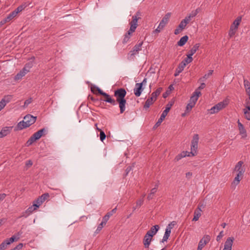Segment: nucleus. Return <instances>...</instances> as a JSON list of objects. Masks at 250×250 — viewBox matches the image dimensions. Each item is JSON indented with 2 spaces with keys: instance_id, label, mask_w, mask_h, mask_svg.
I'll return each instance as SVG.
<instances>
[{
  "instance_id": "f257e3e1",
  "label": "nucleus",
  "mask_w": 250,
  "mask_h": 250,
  "mask_svg": "<svg viewBox=\"0 0 250 250\" xmlns=\"http://www.w3.org/2000/svg\"><path fill=\"white\" fill-rule=\"evenodd\" d=\"M126 94V90L123 88L117 89L114 91V96L116 99V102L119 104L121 113H123L125 110L126 101L125 97Z\"/></svg>"
},
{
  "instance_id": "f03ea898",
  "label": "nucleus",
  "mask_w": 250,
  "mask_h": 250,
  "mask_svg": "<svg viewBox=\"0 0 250 250\" xmlns=\"http://www.w3.org/2000/svg\"><path fill=\"white\" fill-rule=\"evenodd\" d=\"M36 118V117H34L30 114L26 115L24 117L23 120L18 123L17 125L18 128L20 130H21L24 128L29 127L35 122Z\"/></svg>"
},
{
  "instance_id": "7ed1b4c3",
  "label": "nucleus",
  "mask_w": 250,
  "mask_h": 250,
  "mask_svg": "<svg viewBox=\"0 0 250 250\" xmlns=\"http://www.w3.org/2000/svg\"><path fill=\"white\" fill-rule=\"evenodd\" d=\"M142 16V13L139 11H137L132 16V21L129 22L130 28L129 30H130V31L135 32L138 26L137 21L139 19H141Z\"/></svg>"
},
{
  "instance_id": "20e7f679",
  "label": "nucleus",
  "mask_w": 250,
  "mask_h": 250,
  "mask_svg": "<svg viewBox=\"0 0 250 250\" xmlns=\"http://www.w3.org/2000/svg\"><path fill=\"white\" fill-rule=\"evenodd\" d=\"M199 139L198 134H195L193 135L190 145V153H191L192 156H195L197 155Z\"/></svg>"
},
{
  "instance_id": "39448f33",
  "label": "nucleus",
  "mask_w": 250,
  "mask_h": 250,
  "mask_svg": "<svg viewBox=\"0 0 250 250\" xmlns=\"http://www.w3.org/2000/svg\"><path fill=\"white\" fill-rule=\"evenodd\" d=\"M174 104V102L171 101L169 102L166 105L165 109L163 111V113H162L160 118L158 119V121L156 123V124L154 125V127H158L159 126L162 122L163 121V120L165 119V117L167 115L168 112L170 110L171 106L173 105Z\"/></svg>"
},
{
  "instance_id": "423d86ee",
  "label": "nucleus",
  "mask_w": 250,
  "mask_h": 250,
  "mask_svg": "<svg viewBox=\"0 0 250 250\" xmlns=\"http://www.w3.org/2000/svg\"><path fill=\"white\" fill-rule=\"evenodd\" d=\"M228 104V101L226 100L218 103L209 109L210 113L212 114L218 112L219 111L224 108Z\"/></svg>"
},
{
  "instance_id": "0eeeda50",
  "label": "nucleus",
  "mask_w": 250,
  "mask_h": 250,
  "mask_svg": "<svg viewBox=\"0 0 250 250\" xmlns=\"http://www.w3.org/2000/svg\"><path fill=\"white\" fill-rule=\"evenodd\" d=\"M243 162L242 161H240L238 162L235 167L234 171L237 172V174H239V175L243 177L245 169L244 166H243Z\"/></svg>"
},
{
  "instance_id": "6e6552de",
  "label": "nucleus",
  "mask_w": 250,
  "mask_h": 250,
  "mask_svg": "<svg viewBox=\"0 0 250 250\" xmlns=\"http://www.w3.org/2000/svg\"><path fill=\"white\" fill-rule=\"evenodd\" d=\"M143 43V42H141L139 43L136 44L133 47L132 50H131L128 54V58H131L132 56H134L136 54H137L139 51L141 50V47Z\"/></svg>"
},
{
  "instance_id": "1a4fd4ad",
  "label": "nucleus",
  "mask_w": 250,
  "mask_h": 250,
  "mask_svg": "<svg viewBox=\"0 0 250 250\" xmlns=\"http://www.w3.org/2000/svg\"><path fill=\"white\" fill-rule=\"evenodd\" d=\"M188 22H189L185 18L183 20L180 22L178 27L174 30V34L175 35L179 34L186 27Z\"/></svg>"
},
{
  "instance_id": "9d476101",
  "label": "nucleus",
  "mask_w": 250,
  "mask_h": 250,
  "mask_svg": "<svg viewBox=\"0 0 250 250\" xmlns=\"http://www.w3.org/2000/svg\"><path fill=\"white\" fill-rule=\"evenodd\" d=\"M16 237L13 236L9 239L5 240L0 245V250H4L7 248L8 245L11 244L16 240Z\"/></svg>"
},
{
  "instance_id": "9b49d317",
  "label": "nucleus",
  "mask_w": 250,
  "mask_h": 250,
  "mask_svg": "<svg viewBox=\"0 0 250 250\" xmlns=\"http://www.w3.org/2000/svg\"><path fill=\"white\" fill-rule=\"evenodd\" d=\"M153 237L148 233H146L143 239V244L145 248L148 249Z\"/></svg>"
},
{
  "instance_id": "f8f14e48",
  "label": "nucleus",
  "mask_w": 250,
  "mask_h": 250,
  "mask_svg": "<svg viewBox=\"0 0 250 250\" xmlns=\"http://www.w3.org/2000/svg\"><path fill=\"white\" fill-rule=\"evenodd\" d=\"M237 124L239 134L241 135V138H246L247 137V134L243 125L240 122L239 120L237 121Z\"/></svg>"
},
{
  "instance_id": "ddd939ff",
  "label": "nucleus",
  "mask_w": 250,
  "mask_h": 250,
  "mask_svg": "<svg viewBox=\"0 0 250 250\" xmlns=\"http://www.w3.org/2000/svg\"><path fill=\"white\" fill-rule=\"evenodd\" d=\"M234 240L232 237L228 238L225 242L224 248L223 250H231Z\"/></svg>"
},
{
  "instance_id": "4468645a",
  "label": "nucleus",
  "mask_w": 250,
  "mask_h": 250,
  "mask_svg": "<svg viewBox=\"0 0 250 250\" xmlns=\"http://www.w3.org/2000/svg\"><path fill=\"white\" fill-rule=\"evenodd\" d=\"M170 16V13H167L165 15L159 24L160 27L164 28L166 25L169 21Z\"/></svg>"
},
{
  "instance_id": "2eb2a0df",
  "label": "nucleus",
  "mask_w": 250,
  "mask_h": 250,
  "mask_svg": "<svg viewBox=\"0 0 250 250\" xmlns=\"http://www.w3.org/2000/svg\"><path fill=\"white\" fill-rule=\"evenodd\" d=\"M144 88L142 86V84L136 83L135 84V88H134V93L136 97H139L142 91L144 90Z\"/></svg>"
},
{
  "instance_id": "dca6fc26",
  "label": "nucleus",
  "mask_w": 250,
  "mask_h": 250,
  "mask_svg": "<svg viewBox=\"0 0 250 250\" xmlns=\"http://www.w3.org/2000/svg\"><path fill=\"white\" fill-rule=\"evenodd\" d=\"M201 95V93L200 91H198V90H195V91L193 92L192 96L190 97L189 102L195 104L198 99V97Z\"/></svg>"
},
{
  "instance_id": "f3484780",
  "label": "nucleus",
  "mask_w": 250,
  "mask_h": 250,
  "mask_svg": "<svg viewBox=\"0 0 250 250\" xmlns=\"http://www.w3.org/2000/svg\"><path fill=\"white\" fill-rule=\"evenodd\" d=\"M210 240V237L208 235L205 236L199 241L198 247L203 249Z\"/></svg>"
},
{
  "instance_id": "a211bd4d",
  "label": "nucleus",
  "mask_w": 250,
  "mask_h": 250,
  "mask_svg": "<svg viewBox=\"0 0 250 250\" xmlns=\"http://www.w3.org/2000/svg\"><path fill=\"white\" fill-rule=\"evenodd\" d=\"M37 208L34 206L33 204L32 206L29 207L25 212L22 213L21 216L27 217L28 215H29L31 213H32L34 210L37 209Z\"/></svg>"
},
{
  "instance_id": "6ab92c4d",
  "label": "nucleus",
  "mask_w": 250,
  "mask_h": 250,
  "mask_svg": "<svg viewBox=\"0 0 250 250\" xmlns=\"http://www.w3.org/2000/svg\"><path fill=\"white\" fill-rule=\"evenodd\" d=\"M16 12L13 11L12 13L9 14L6 18L0 21V23L1 24H4L7 22L10 21L12 19H13L16 16L17 14H16Z\"/></svg>"
},
{
  "instance_id": "aec40b11",
  "label": "nucleus",
  "mask_w": 250,
  "mask_h": 250,
  "mask_svg": "<svg viewBox=\"0 0 250 250\" xmlns=\"http://www.w3.org/2000/svg\"><path fill=\"white\" fill-rule=\"evenodd\" d=\"M155 98L154 97L153 98L151 96L150 97L148 98L146 101L145 104L144 106V108L146 109L148 108L149 106L153 104L154 102H155L156 100Z\"/></svg>"
},
{
  "instance_id": "412c9836",
  "label": "nucleus",
  "mask_w": 250,
  "mask_h": 250,
  "mask_svg": "<svg viewBox=\"0 0 250 250\" xmlns=\"http://www.w3.org/2000/svg\"><path fill=\"white\" fill-rule=\"evenodd\" d=\"M44 128H42L37 132H35L32 136L36 140L39 139L43 135L44 133L45 132Z\"/></svg>"
},
{
  "instance_id": "4be33fe9",
  "label": "nucleus",
  "mask_w": 250,
  "mask_h": 250,
  "mask_svg": "<svg viewBox=\"0 0 250 250\" xmlns=\"http://www.w3.org/2000/svg\"><path fill=\"white\" fill-rule=\"evenodd\" d=\"M27 73V71L25 69H22L15 76L14 80L15 81H19L22 78L24 77Z\"/></svg>"
},
{
  "instance_id": "5701e85b",
  "label": "nucleus",
  "mask_w": 250,
  "mask_h": 250,
  "mask_svg": "<svg viewBox=\"0 0 250 250\" xmlns=\"http://www.w3.org/2000/svg\"><path fill=\"white\" fill-rule=\"evenodd\" d=\"M202 212V209L196 208L194 212V217L192 219V221H197L199 220V218L201 216V213Z\"/></svg>"
},
{
  "instance_id": "b1692460",
  "label": "nucleus",
  "mask_w": 250,
  "mask_h": 250,
  "mask_svg": "<svg viewBox=\"0 0 250 250\" xmlns=\"http://www.w3.org/2000/svg\"><path fill=\"white\" fill-rule=\"evenodd\" d=\"M159 226L157 225H154L151 228V229L147 231L146 233H148L152 235V237H153L155 235L159 229Z\"/></svg>"
},
{
  "instance_id": "393cba45",
  "label": "nucleus",
  "mask_w": 250,
  "mask_h": 250,
  "mask_svg": "<svg viewBox=\"0 0 250 250\" xmlns=\"http://www.w3.org/2000/svg\"><path fill=\"white\" fill-rule=\"evenodd\" d=\"M158 186H159V182H158L157 184H156V185H155V187L154 188L151 189V190H150V193L148 194L147 197V198L148 200H150L153 198L154 195L157 192V188H158Z\"/></svg>"
},
{
  "instance_id": "a878e982",
  "label": "nucleus",
  "mask_w": 250,
  "mask_h": 250,
  "mask_svg": "<svg viewBox=\"0 0 250 250\" xmlns=\"http://www.w3.org/2000/svg\"><path fill=\"white\" fill-rule=\"evenodd\" d=\"M199 12V9L197 8L194 11H192L188 16H187L185 19L189 22L191 19L195 17Z\"/></svg>"
},
{
  "instance_id": "bb28decb",
  "label": "nucleus",
  "mask_w": 250,
  "mask_h": 250,
  "mask_svg": "<svg viewBox=\"0 0 250 250\" xmlns=\"http://www.w3.org/2000/svg\"><path fill=\"white\" fill-rule=\"evenodd\" d=\"M104 96L105 98V99L104 100L105 102L109 103L113 105L116 104V101L114 99L111 98L110 96L108 94L105 93Z\"/></svg>"
},
{
  "instance_id": "cd10ccee",
  "label": "nucleus",
  "mask_w": 250,
  "mask_h": 250,
  "mask_svg": "<svg viewBox=\"0 0 250 250\" xmlns=\"http://www.w3.org/2000/svg\"><path fill=\"white\" fill-rule=\"evenodd\" d=\"M133 32H131L130 31V30H128L124 36V38L123 40V43H126L128 42Z\"/></svg>"
},
{
  "instance_id": "c85d7f7f",
  "label": "nucleus",
  "mask_w": 250,
  "mask_h": 250,
  "mask_svg": "<svg viewBox=\"0 0 250 250\" xmlns=\"http://www.w3.org/2000/svg\"><path fill=\"white\" fill-rule=\"evenodd\" d=\"M188 37L186 35L182 37L180 40L178 42L177 44L180 46H183L188 41Z\"/></svg>"
},
{
  "instance_id": "c756f323",
  "label": "nucleus",
  "mask_w": 250,
  "mask_h": 250,
  "mask_svg": "<svg viewBox=\"0 0 250 250\" xmlns=\"http://www.w3.org/2000/svg\"><path fill=\"white\" fill-rule=\"evenodd\" d=\"M12 128V126H5L2 128L1 131L5 137L10 133Z\"/></svg>"
},
{
  "instance_id": "7c9ffc66",
  "label": "nucleus",
  "mask_w": 250,
  "mask_h": 250,
  "mask_svg": "<svg viewBox=\"0 0 250 250\" xmlns=\"http://www.w3.org/2000/svg\"><path fill=\"white\" fill-rule=\"evenodd\" d=\"M241 20V17H238L234 21L233 23L231 25L230 27H233V28H235L237 30L238 27L240 24Z\"/></svg>"
},
{
  "instance_id": "2f4dec72",
  "label": "nucleus",
  "mask_w": 250,
  "mask_h": 250,
  "mask_svg": "<svg viewBox=\"0 0 250 250\" xmlns=\"http://www.w3.org/2000/svg\"><path fill=\"white\" fill-rule=\"evenodd\" d=\"M199 46H200V45L199 43L195 44L193 46V47L189 50V53L188 54H189V56H191L192 55H193L196 53L197 50H198Z\"/></svg>"
},
{
  "instance_id": "473e14b6",
  "label": "nucleus",
  "mask_w": 250,
  "mask_h": 250,
  "mask_svg": "<svg viewBox=\"0 0 250 250\" xmlns=\"http://www.w3.org/2000/svg\"><path fill=\"white\" fill-rule=\"evenodd\" d=\"M168 229H166L165 232L162 239V242L167 241V239H168L171 233V231Z\"/></svg>"
},
{
  "instance_id": "72a5a7b5",
  "label": "nucleus",
  "mask_w": 250,
  "mask_h": 250,
  "mask_svg": "<svg viewBox=\"0 0 250 250\" xmlns=\"http://www.w3.org/2000/svg\"><path fill=\"white\" fill-rule=\"evenodd\" d=\"M163 90V88L162 87H159L154 92H153L151 96L154 98V97L155 98V99L156 100L157 97L160 94L161 92H162Z\"/></svg>"
},
{
  "instance_id": "f704fd0d",
  "label": "nucleus",
  "mask_w": 250,
  "mask_h": 250,
  "mask_svg": "<svg viewBox=\"0 0 250 250\" xmlns=\"http://www.w3.org/2000/svg\"><path fill=\"white\" fill-rule=\"evenodd\" d=\"M243 176L239 175V174H236V177H235L233 182L232 183V185H237L240 183V181L243 179Z\"/></svg>"
},
{
  "instance_id": "c9c22d12",
  "label": "nucleus",
  "mask_w": 250,
  "mask_h": 250,
  "mask_svg": "<svg viewBox=\"0 0 250 250\" xmlns=\"http://www.w3.org/2000/svg\"><path fill=\"white\" fill-rule=\"evenodd\" d=\"M193 61V59L191 56H189V54L187 55V57L185 58L183 61H182V62H184L185 65L188 63H190Z\"/></svg>"
},
{
  "instance_id": "e433bc0d",
  "label": "nucleus",
  "mask_w": 250,
  "mask_h": 250,
  "mask_svg": "<svg viewBox=\"0 0 250 250\" xmlns=\"http://www.w3.org/2000/svg\"><path fill=\"white\" fill-rule=\"evenodd\" d=\"M27 6V4H26V3L23 4L19 6L14 11L15 12H16V14L17 15L18 13L22 11Z\"/></svg>"
},
{
  "instance_id": "4c0bfd02",
  "label": "nucleus",
  "mask_w": 250,
  "mask_h": 250,
  "mask_svg": "<svg viewBox=\"0 0 250 250\" xmlns=\"http://www.w3.org/2000/svg\"><path fill=\"white\" fill-rule=\"evenodd\" d=\"M143 199H140L137 201L136 205L135 207L133 208V210H135L136 208H140L143 204Z\"/></svg>"
},
{
  "instance_id": "58836bf2",
  "label": "nucleus",
  "mask_w": 250,
  "mask_h": 250,
  "mask_svg": "<svg viewBox=\"0 0 250 250\" xmlns=\"http://www.w3.org/2000/svg\"><path fill=\"white\" fill-rule=\"evenodd\" d=\"M97 129L100 131V140L102 142H103L106 138V135L103 130L99 129L98 127L97 128Z\"/></svg>"
},
{
  "instance_id": "ea45409f",
  "label": "nucleus",
  "mask_w": 250,
  "mask_h": 250,
  "mask_svg": "<svg viewBox=\"0 0 250 250\" xmlns=\"http://www.w3.org/2000/svg\"><path fill=\"white\" fill-rule=\"evenodd\" d=\"M33 66V63L32 62H28L25 64L24 67L23 68V69H25L27 71V73L29 72L30 69Z\"/></svg>"
},
{
  "instance_id": "a19ab883",
  "label": "nucleus",
  "mask_w": 250,
  "mask_h": 250,
  "mask_svg": "<svg viewBox=\"0 0 250 250\" xmlns=\"http://www.w3.org/2000/svg\"><path fill=\"white\" fill-rule=\"evenodd\" d=\"M237 29L233 28V27H230V29L229 32V38L233 37L236 33Z\"/></svg>"
},
{
  "instance_id": "79ce46f5",
  "label": "nucleus",
  "mask_w": 250,
  "mask_h": 250,
  "mask_svg": "<svg viewBox=\"0 0 250 250\" xmlns=\"http://www.w3.org/2000/svg\"><path fill=\"white\" fill-rule=\"evenodd\" d=\"M195 104L194 103H191L189 102V103L187 104L186 107V111L188 112L190 111L191 109L194 106Z\"/></svg>"
},
{
  "instance_id": "37998d69",
  "label": "nucleus",
  "mask_w": 250,
  "mask_h": 250,
  "mask_svg": "<svg viewBox=\"0 0 250 250\" xmlns=\"http://www.w3.org/2000/svg\"><path fill=\"white\" fill-rule=\"evenodd\" d=\"M244 85L246 90L250 89V82L247 80H244Z\"/></svg>"
},
{
  "instance_id": "c03bdc74",
  "label": "nucleus",
  "mask_w": 250,
  "mask_h": 250,
  "mask_svg": "<svg viewBox=\"0 0 250 250\" xmlns=\"http://www.w3.org/2000/svg\"><path fill=\"white\" fill-rule=\"evenodd\" d=\"M8 102V101H6L4 99L0 101V111L5 107Z\"/></svg>"
},
{
  "instance_id": "a18cd8bd",
  "label": "nucleus",
  "mask_w": 250,
  "mask_h": 250,
  "mask_svg": "<svg viewBox=\"0 0 250 250\" xmlns=\"http://www.w3.org/2000/svg\"><path fill=\"white\" fill-rule=\"evenodd\" d=\"M186 65L184 62H181L179 65L178 66L177 68H176L179 71L182 72L184 68L185 67Z\"/></svg>"
},
{
  "instance_id": "49530a36",
  "label": "nucleus",
  "mask_w": 250,
  "mask_h": 250,
  "mask_svg": "<svg viewBox=\"0 0 250 250\" xmlns=\"http://www.w3.org/2000/svg\"><path fill=\"white\" fill-rule=\"evenodd\" d=\"M36 140L32 137L31 136L29 139L27 141L26 145L27 146H29L31 145L34 142H35Z\"/></svg>"
},
{
  "instance_id": "de8ad7c7",
  "label": "nucleus",
  "mask_w": 250,
  "mask_h": 250,
  "mask_svg": "<svg viewBox=\"0 0 250 250\" xmlns=\"http://www.w3.org/2000/svg\"><path fill=\"white\" fill-rule=\"evenodd\" d=\"M49 195L48 193H45L42 194L41 196H40L39 198L42 201V202L43 203L45 200L49 197Z\"/></svg>"
},
{
  "instance_id": "09e8293b",
  "label": "nucleus",
  "mask_w": 250,
  "mask_h": 250,
  "mask_svg": "<svg viewBox=\"0 0 250 250\" xmlns=\"http://www.w3.org/2000/svg\"><path fill=\"white\" fill-rule=\"evenodd\" d=\"M106 224L102 222L98 226L96 232L98 233L100 231H101L103 228L104 226Z\"/></svg>"
},
{
  "instance_id": "8fccbe9b",
  "label": "nucleus",
  "mask_w": 250,
  "mask_h": 250,
  "mask_svg": "<svg viewBox=\"0 0 250 250\" xmlns=\"http://www.w3.org/2000/svg\"><path fill=\"white\" fill-rule=\"evenodd\" d=\"M213 72V70H209L208 73L207 74H205L202 78L200 79V80L202 81H204V80L207 79L208 77H209L212 74Z\"/></svg>"
},
{
  "instance_id": "3c124183",
  "label": "nucleus",
  "mask_w": 250,
  "mask_h": 250,
  "mask_svg": "<svg viewBox=\"0 0 250 250\" xmlns=\"http://www.w3.org/2000/svg\"><path fill=\"white\" fill-rule=\"evenodd\" d=\"M42 203V201L39 198H38L35 201V203L33 204V205L34 206L36 207L37 208H38Z\"/></svg>"
},
{
  "instance_id": "603ef678",
  "label": "nucleus",
  "mask_w": 250,
  "mask_h": 250,
  "mask_svg": "<svg viewBox=\"0 0 250 250\" xmlns=\"http://www.w3.org/2000/svg\"><path fill=\"white\" fill-rule=\"evenodd\" d=\"M176 225V222L175 221H172L170 223H169L168 226L167 227L166 229H168V230H170L171 231V229L173 228V227Z\"/></svg>"
},
{
  "instance_id": "864d4df0",
  "label": "nucleus",
  "mask_w": 250,
  "mask_h": 250,
  "mask_svg": "<svg viewBox=\"0 0 250 250\" xmlns=\"http://www.w3.org/2000/svg\"><path fill=\"white\" fill-rule=\"evenodd\" d=\"M116 210H117V208L116 207L114 208H113L112 210H111V211L108 212L106 213V214L110 217L112 215H113V214L116 213Z\"/></svg>"
},
{
  "instance_id": "5fc2aeb1",
  "label": "nucleus",
  "mask_w": 250,
  "mask_h": 250,
  "mask_svg": "<svg viewBox=\"0 0 250 250\" xmlns=\"http://www.w3.org/2000/svg\"><path fill=\"white\" fill-rule=\"evenodd\" d=\"M223 236H224V232H223V231H221V232H220L219 234L217 236V238H216L217 241L219 242L221 240V239H222V238L223 237Z\"/></svg>"
},
{
  "instance_id": "6e6d98bb",
  "label": "nucleus",
  "mask_w": 250,
  "mask_h": 250,
  "mask_svg": "<svg viewBox=\"0 0 250 250\" xmlns=\"http://www.w3.org/2000/svg\"><path fill=\"white\" fill-rule=\"evenodd\" d=\"M95 90H96V91H97V92L100 94V95H102L103 96H104V95L105 94V92L103 91L100 88H99V87H95Z\"/></svg>"
},
{
  "instance_id": "4d7b16f0",
  "label": "nucleus",
  "mask_w": 250,
  "mask_h": 250,
  "mask_svg": "<svg viewBox=\"0 0 250 250\" xmlns=\"http://www.w3.org/2000/svg\"><path fill=\"white\" fill-rule=\"evenodd\" d=\"M32 98H29L28 99L26 100L25 102H24V107H26L31 102H32Z\"/></svg>"
},
{
  "instance_id": "13d9d810",
  "label": "nucleus",
  "mask_w": 250,
  "mask_h": 250,
  "mask_svg": "<svg viewBox=\"0 0 250 250\" xmlns=\"http://www.w3.org/2000/svg\"><path fill=\"white\" fill-rule=\"evenodd\" d=\"M244 115L245 118L247 120L250 121V113H248L247 111H244Z\"/></svg>"
},
{
  "instance_id": "bf43d9fd",
  "label": "nucleus",
  "mask_w": 250,
  "mask_h": 250,
  "mask_svg": "<svg viewBox=\"0 0 250 250\" xmlns=\"http://www.w3.org/2000/svg\"><path fill=\"white\" fill-rule=\"evenodd\" d=\"M109 218L110 217L106 214V215L103 217L102 222L106 224Z\"/></svg>"
},
{
  "instance_id": "052dcab7",
  "label": "nucleus",
  "mask_w": 250,
  "mask_h": 250,
  "mask_svg": "<svg viewBox=\"0 0 250 250\" xmlns=\"http://www.w3.org/2000/svg\"><path fill=\"white\" fill-rule=\"evenodd\" d=\"M183 158V157L182 155L180 153L175 157V158H174V161L175 162H178Z\"/></svg>"
},
{
  "instance_id": "680f3d73",
  "label": "nucleus",
  "mask_w": 250,
  "mask_h": 250,
  "mask_svg": "<svg viewBox=\"0 0 250 250\" xmlns=\"http://www.w3.org/2000/svg\"><path fill=\"white\" fill-rule=\"evenodd\" d=\"M23 247V244L22 243H20L15 248H14L16 250H20Z\"/></svg>"
},
{
  "instance_id": "e2e57ef3",
  "label": "nucleus",
  "mask_w": 250,
  "mask_h": 250,
  "mask_svg": "<svg viewBox=\"0 0 250 250\" xmlns=\"http://www.w3.org/2000/svg\"><path fill=\"white\" fill-rule=\"evenodd\" d=\"M6 195L5 193H1L0 194V202L3 201L6 197Z\"/></svg>"
},
{
  "instance_id": "0e129e2a",
  "label": "nucleus",
  "mask_w": 250,
  "mask_h": 250,
  "mask_svg": "<svg viewBox=\"0 0 250 250\" xmlns=\"http://www.w3.org/2000/svg\"><path fill=\"white\" fill-rule=\"evenodd\" d=\"M205 86H206L205 83H202L197 90H198V91H199V90L204 89L205 87Z\"/></svg>"
},
{
  "instance_id": "69168bd1",
  "label": "nucleus",
  "mask_w": 250,
  "mask_h": 250,
  "mask_svg": "<svg viewBox=\"0 0 250 250\" xmlns=\"http://www.w3.org/2000/svg\"><path fill=\"white\" fill-rule=\"evenodd\" d=\"M163 27H160V25H159L158 27L155 29L154 31L156 33H159L161 32V31L163 29Z\"/></svg>"
},
{
  "instance_id": "338daca9",
  "label": "nucleus",
  "mask_w": 250,
  "mask_h": 250,
  "mask_svg": "<svg viewBox=\"0 0 250 250\" xmlns=\"http://www.w3.org/2000/svg\"><path fill=\"white\" fill-rule=\"evenodd\" d=\"M33 164V163L31 160H28L26 162V166L28 167L31 166Z\"/></svg>"
},
{
  "instance_id": "774afa93",
  "label": "nucleus",
  "mask_w": 250,
  "mask_h": 250,
  "mask_svg": "<svg viewBox=\"0 0 250 250\" xmlns=\"http://www.w3.org/2000/svg\"><path fill=\"white\" fill-rule=\"evenodd\" d=\"M244 111H247L248 113H250V105H247L246 106V108L243 109V112L244 113Z\"/></svg>"
}]
</instances>
